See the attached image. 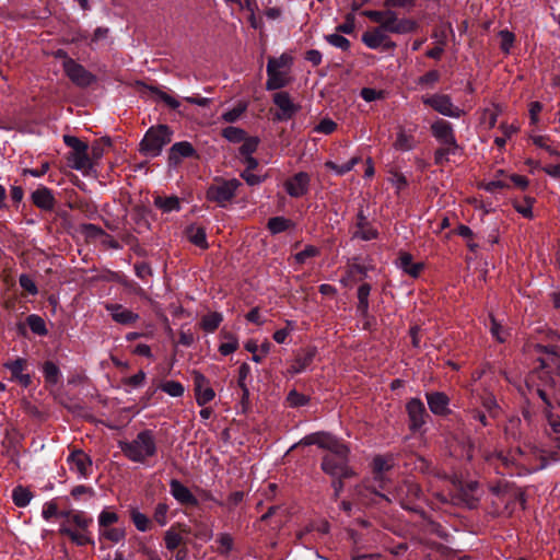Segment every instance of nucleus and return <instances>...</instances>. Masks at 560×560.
<instances>
[{
    "label": "nucleus",
    "mask_w": 560,
    "mask_h": 560,
    "mask_svg": "<svg viewBox=\"0 0 560 560\" xmlns=\"http://www.w3.org/2000/svg\"><path fill=\"white\" fill-rule=\"evenodd\" d=\"M560 459L558 452L532 448L524 452L521 448L504 455L502 452L486 456V460L494 466L498 474H521V470L527 472L542 469L549 462Z\"/></svg>",
    "instance_id": "f257e3e1"
},
{
    "label": "nucleus",
    "mask_w": 560,
    "mask_h": 560,
    "mask_svg": "<svg viewBox=\"0 0 560 560\" xmlns=\"http://www.w3.org/2000/svg\"><path fill=\"white\" fill-rule=\"evenodd\" d=\"M300 444H316L328 451L322 462V469L336 478H350L354 475L353 470L348 466L349 448L335 436L317 432L304 436Z\"/></svg>",
    "instance_id": "f03ea898"
},
{
    "label": "nucleus",
    "mask_w": 560,
    "mask_h": 560,
    "mask_svg": "<svg viewBox=\"0 0 560 560\" xmlns=\"http://www.w3.org/2000/svg\"><path fill=\"white\" fill-rule=\"evenodd\" d=\"M393 467V459L390 457L376 456L373 459V480L365 481L358 489V494L362 502L368 504L377 502V499H387L381 490L387 488L389 479L387 471Z\"/></svg>",
    "instance_id": "7ed1b4c3"
},
{
    "label": "nucleus",
    "mask_w": 560,
    "mask_h": 560,
    "mask_svg": "<svg viewBox=\"0 0 560 560\" xmlns=\"http://www.w3.org/2000/svg\"><path fill=\"white\" fill-rule=\"evenodd\" d=\"M122 454L132 463L147 464L158 454V442L152 430L140 431L135 439L120 441Z\"/></svg>",
    "instance_id": "20e7f679"
},
{
    "label": "nucleus",
    "mask_w": 560,
    "mask_h": 560,
    "mask_svg": "<svg viewBox=\"0 0 560 560\" xmlns=\"http://www.w3.org/2000/svg\"><path fill=\"white\" fill-rule=\"evenodd\" d=\"M363 14L377 23L387 33L408 34L416 30L417 23L411 19L399 18L396 12L387 10H369Z\"/></svg>",
    "instance_id": "39448f33"
},
{
    "label": "nucleus",
    "mask_w": 560,
    "mask_h": 560,
    "mask_svg": "<svg viewBox=\"0 0 560 560\" xmlns=\"http://www.w3.org/2000/svg\"><path fill=\"white\" fill-rule=\"evenodd\" d=\"M292 65V57L282 54L280 57H271L267 65L268 80L266 82L267 90H278L289 84V72Z\"/></svg>",
    "instance_id": "423d86ee"
},
{
    "label": "nucleus",
    "mask_w": 560,
    "mask_h": 560,
    "mask_svg": "<svg viewBox=\"0 0 560 560\" xmlns=\"http://www.w3.org/2000/svg\"><path fill=\"white\" fill-rule=\"evenodd\" d=\"M63 142L71 149L67 158L69 166L83 174H88L93 167L92 159L88 152V143L69 135L63 136Z\"/></svg>",
    "instance_id": "0eeeda50"
},
{
    "label": "nucleus",
    "mask_w": 560,
    "mask_h": 560,
    "mask_svg": "<svg viewBox=\"0 0 560 560\" xmlns=\"http://www.w3.org/2000/svg\"><path fill=\"white\" fill-rule=\"evenodd\" d=\"M171 142V132L166 126H159L150 128L142 142L141 150L150 156L160 154L162 148Z\"/></svg>",
    "instance_id": "6e6552de"
},
{
    "label": "nucleus",
    "mask_w": 560,
    "mask_h": 560,
    "mask_svg": "<svg viewBox=\"0 0 560 560\" xmlns=\"http://www.w3.org/2000/svg\"><path fill=\"white\" fill-rule=\"evenodd\" d=\"M421 101L424 105L430 106L432 109L446 117L460 118L465 115V110L456 106L447 94L435 93L423 95Z\"/></svg>",
    "instance_id": "1a4fd4ad"
},
{
    "label": "nucleus",
    "mask_w": 560,
    "mask_h": 560,
    "mask_svg": "<svg viewBox=\"0 0 560 560\" xmlns=\"http://www.w3.org/2000/svg\"><path fill=\"white\" fill-rule=\"evenodd\" d=\"M241 186L238 179H215L207 190V199L224 207L234 196Z\"/></svg>",
    "instance_id": "9d476101"
},
{
    "label": "nucleus",
    "mask_w": 560,
    "mask_h": 560,
    "mask_svg": "<svg viewBox=\"0 0 560 560\" xmlns=\"http://www.w3.org/2000/svg\"><path fill=\"white\" fill-rule=\"evenodd\" d=\"M3 368L11 374L10 380L19 383L23 387H28L32 384V376L27 372L28 361L24 358L9 359L3 364Z\"/></svg>",
    "instance_id": "9b49d317"
},
{
    "label": "nucleus",
    "mask_w": 560,
    "mask_h": 560,
    "mask_svg": "<svg viewBox=\"0 0 560 560\" xmlns=\"http://www.w3.org/2000/svg\"><path fill=\"white\" fill-rule=\"evenodd\" d=\"M431 132L442 145L447 147V151H457L458 144L451 122L438 119L431 125Z\"/></svg>",
    "instance_id": "f8f14e48"
},
{
    "label": "nucleus",
    "mask_w": 560,
    "mask_h": 560,
    "mask_svg": "<svg viewBox=\"0 0 560 560\" xmlns=\"http://www.w3.org/2000/svg\"><path fill=\"white\" fill-rule=\"evenodd\" d=\"M194 392L198 406H206L215 397L213 388L210 386L209 380L200 372L192 373Z\"/></svg>",
    "instance_id": "ddd939ff"
},
{
    "label": "nucleus",
    "mask_w": 560,
    "mask_h": 560,
    "mask_svg": "<svg viewBox=\"0 0 560 560\" xmlns=\"http://www.w3.org/2000/svg\"><path fill=\"white\" fill-rule=\"evenodd\" d=\"M63 69L69 79L79 86H89L95 80L91 72L73 59H67L63 62Z\"/></svg>",
    "instance_id": "4468645a"
},
{
    "label": "nucleus",
    "mask_w": 560,
    "mask_h": 560,
    "mask_svg": "<svg viewBox=\"0 0 560 560\" xmlns=\"http://www.w3.org/2000/svg\"><path fill=\"white\" fill-rule=\"evenodd\" d=\"M310 183L311 176L305 172H299L289 177L283 183V187L290 197L300 198L308 192Z\"/></svg>",
    "instance_id": "2eb2a0df"
},
{
    "label": "nucleus",
    "mask_w": 560,
    "mask_h": 560,
    "mask_svg": "<svg viewBox=\"0 0 560 560\" xmlns=\"http://www.w3.org/2000/svg\"><path fill=\"white\" fill-rule=\"evenodd\" d=\"M67 462L71 471L79 475L81 478H88L92 470V459L81 450H73Z\"/></svg>",
    "instance_id": "dca6fc26"
},
{
    "label": "nucleus",
    "mask_w": 560,
    "mask_h": 560,
    "mask_svg": "<svg viewBox=\"0 0 560 560\" xmlns=\"http://www.w3.org/2000/svg\"><path fill=\"white\" fill-rule=\"evenodd\" d=\"M273 103L279 108L276 114L278 120H289L300 109V106L294 104L287 92H278L273 95Z\"/></svg>",
    "instance_id": "f3484780"
},
{
    "label": "nucleus",
    "mask_w": 560,
    "mask_h": 560,
    "mask_svg": "<svg viewBox=\"0 0 560 560\" xmlns=\"http://www.w3.org/2000/svg\"><path fill=\"white\" fill-rule=\"evenodd\" d=\"M106 311L110 314L112 319L121 325H131L139 319V315L121 304L107 303Z\"/></svg>",
    "instance_id": "a211bd4d"
},
{
    "label": "nucleus",
    "mask_w": 560,
    "mask_h": 560,
    "mask_svg": "<svg viewBox=\"0 0 560 560\" xmlns=\"http://www.w3.org/2000/svg\"><path fill=\"white\" fill-rule=\"evenodd\" d=\"M170 492L173 495V498L182 505H187V506H197L198 505L197 498L191 493V491L186 486H184L177 479H172L170 481Z\"/></svg>",
    "instance_id": "6ab92c4d"
},
{
    "label": "nucleus",
    "mask_w": 560,
    "mask_h": 560,
    "mask_svg": "<svg viewBox=\"0 0 560 560\" xmlns=\"http://www.w3.org/2000/svg\"><path fill=\"white\" fill-rule=\"evenodd\" d=\"M406 408L410 420V428L412 430L420 429L427 416L423 402L418 398H412L408 401Z\"/></svg>",
    "instance_id": "aec40b11"
},
{
    "label": "nucleus",
    "mask_w": 560,
    "mask_h": 560,
    "mask_svg": "<svg viewBox=\"0 0 560 560\" xmlns=\"http://www.w3.org/2000/svg\"><path fill=\"white\" fill-rule=\"evenodd\" d=\"M31 199L37 208L44 211H51L56 203L52 191L45 186H39L34 190L31 195Z\"/></svg>",
    "instance_id": "412c9836"
},
{
    "label": "nucleus",
    "mask_w": 560,
    "mask_h": 560,
    "mask_svg": "<svg viewBox=\"0 0 560 560\" xmlns=\"http://www.w3.org/2000/svg\"><path fill=\"white\" fill-rule=\"evenodd\" d=\"M417 144L413 130H407L405 127H397L396 138L393 142V148L396 151L407 152L412 150Z\"/></svg>",
    "instance_id": "4be33fe9"
},
{
    "label": "nucleus",
    "mask_w": 560,
    "mask_h": 560,
    "mask_svg": "<svg viewBox=\"0 0 560 560\" xmlns=\"http://www.w3.org/2000/svg\"><path fill=\"white\" fill-rule=\"evenodd\" d=\"M425 398L431 412H433L434 415L444 416L450 412V398L444 393H427Z\"/></svg>",
    "instance_id": "5701e85b"
},
{
    "label": "nucleus",
    "mask_w": 560,
    "mask_h": 560,
    "mask_svg": "<svg viewBox=\"0 0 560 560\" xmlns=\"http://www.w3.org/2000/svg\"><path fill=\"white\" fill-rule=\"evenodd\" d=\"M61 535L68 536L71 541L78 546H85L93 544L92 538L89 535L88 528H73L69 524H61L59 528Z\"/></svg>",
    "instance_id": "b1692460"
},
{
    "label": "nucleus",
    "mask_w": 560,
    "mask_h": 560,
    "mask_svg": "<svg viewBox=\"0 0 560 560\" xmlns=\"http://www.w3.org/2000/svg\"><path fill=\"white\" fill-rule=\"evenodd\" d=\"M549 429L547 430L550 440L560 452V407L553 408L547 413Z\"/></svg>",
    "instance_id": "393cba45"
},
{
    "label": "nucleus",
    "mask_w": 560,
    "mask_h": 560,
    "mask_svg": "<svg viewBox=\"0 0 560 560\" xmlns=\"http://www.w3.org/2000/svg\"><path fill=\"white\" fill-rule=\"evenodd\" d=\"M60 517L63 518L61 524H69L73 528H89L92 518L86 516L82 511H62Z\"/></svg>",
    "instance_id": "a878e982"
},
{
    "label": "nucleus",
    "mask_w": 560,
    "mask_h": 560,
    "mask_svg": "<svg viewBox=\"0 0 560 560\" xmlns=\"http://www.w3.org/2000/svg\"><path fill=\"white\" fill-rule=\"evenodd\" d=\"M420 492L421 491H420V488L418 487V485H416L411 481H406L402 486H400L396 490L395 498L400 501V503L404 508L411 509V506H409V503L413 499L419 498Z\"/></svg>",
    "instance_id": "bb28decb"
},
{
    "label": "nucleus",
    "mask_w": 560,
    "mask_h": 560,
    "mask_svg": "<svg viewBox=\"0 0 560 560\" xmlns=\"http://www.w3.org/2000/svg\"><path fill=\"white\" fill-rule=\"evenodd\" d=\"M315 355H316V350L314 348L306 349L302 353L298 354V357L295 358V360L289 368L288 372L292 375L303 372L305 369H307L311 365Z\"/></svg>",
    "instance_id": "cd10ccee"
},
{
    "label": "nucleus",
    "mask_w": 560,
    "mask_h": 560,
    "mask_svg": "<svg viewBox=\"0 0 560 560\" xmlns=\"http://www.w3.org/2000/svg\"><path fill=\"white\" fill-rule=\"evenodd\" d=\"M397 264L404 272L412 278L419 277L424 267L422 262H413L412 255L406 252L399 254Z\"/></svg>",
    "instance_id": "c85d7f7f"
},
{
    "label": "nucleus",
    "mask_w": 560,
    "mask_h": 560,
    "mask_svg": "<svg viewBox=\"0 0 560 560\" xmlns=\"http://www.w3.org/2000/svg\"><path fill=\"white\" fill-rule=\"evenodd\" d=\"M386 39V32L381 26L366 31L362 35V42L371 49L381 47Z\"/></svg>",
    "instance_id": "c756f323"
},
{
    "label": "nucleus",
    "mask_w": 560,
    "mask_h": 560,
    "mask_svg": "<svg viewBox=\"0 0 560 560\" xmlns=\"http://www.w3.org/2000/svg\"><path fill=\"white\" fill-rule=\"evenodd\" d=\"M177 527L180 525H173L164 534L165 548L170 551L176 550L184 542L182 533H186V529L178 530Z\"/></svg>",
    "instance_id": "7c9ffc66"
},
{
    "label": "nucleus",
    "mask_w": 560,
    "mask_h": 560,
    "mask_svg": "<svg viewBox=\"0 0 560 560\" xmlns=\"http://www.w3.org/2000/svg\"><path fill=\"white\" fill-rule=\"evenodd\" d=\"M194 153L195 150L189 142H177L171 148L170 160L174 163H178L180 159L191 156Z\"/></svg>",
    "instance_id": "2f4dec72"
},
{
    "label": "nucleus",
    "mask_w": 560,
    "mask_h": 560,
    "mask_svg": "<svg viewBox=\"0 0 560 560\" xmlns=\"http://www.w3.org/2000/svg\"><path fill=\"white\" fill-rule=\"evenodd\" d=\"M354 235L364 241H371V240L376 238L377 231L365 221V218L362 214H359L358 223H357V231H355Z\"/></svg>",
    "instance_id": "473e14b6"
},
{
    "label": "nucleus",
    "mask_w": 560,
    "mask_h": 560,
    "mask_svg": "<svg viewBox=\"0 0 560 560\" xmlns=\"http://www.w3.org/2000/svg\"><path fill=\"white\" fill-rule=\"evenodd\" d=\"M533 143L539 149L546 151L550 155H560L558 144L550 140L547 136L535 135L530 137Z\"/></svg>",
    "instance_id": "72a5a7b5"
},
{
    "label": "nucleus",
    "mask_w": 560,
    "mask_h": 560,
    "mask_svg": "<svg viewBox=\"0 0 560 560\" xmlns=\"http://www.w3.org/2000/svg\"><path fill=\"white\" fill-rule=\"evenodd\" d=\"M549 360L550 363H547L546 360H541V370L538 372L539 378H544L549 373L547 369L560 370V355L556 347H551Z\"/></svg>",
    "instance_id": "f704fd0d"
},
{
    "label": "nucleus",
    "mask_w": 560,
    "mask_h": 560,
    "mask_svg": "<svg viewBox=\"0 0 560 560\" xmlns=\"http://www.w3.org/2000/svg\"><path fill=\"white\" fill-rule=\"evenodd\" d=\"M371 293V285L363 283L358 288V311L365 315L369 311V296Z\"/></svg>",
    "instance_id": "c9c22d12"
},
{
    "label": "nucleus",
    "mask_w": 560,
    "mask_h": 560,
    "mask_svg": "<svg viewBox=\"0 0 560 560\" xmlns=\"http://www.w3.org/2000/svg\"><path fill=\"white\" fill-rule=\"evenodd\" d=\"M500 109L495 105L492 108H485L480 116V124L487 129H492L497 124Z\"/></svg>",
    "instance_id": "e433bc0d"
},
{
    "label": "nucleus",
    "mask_w": 560,
    "mask_h": 560,
    "mask_svg": "<svg viewBox=\"0 0 560 560\" xmlns=\"http://www.w3.org/2000/svg\"><path fill=\"white\" fill-rule=\"evenodd\" d=\"M188 238L189 241L200 248H207V236L206 232L202 228L191 226L188 229Z\"/></svg>",
    "instance_id": "4c0bfd02"
},
{
    "label": "nucleus",
    "mask_w": 560,
    "mask_h": 560,
    "mask_svg": "<svg viewBox=\"0 0 560 560\" xmlns=\"http://www.w3.org/2000/svg\"><path fill=\"white\" fill-rule=\"evenodd\" d=\"M12 499L16 506L24 508L31 502L32 493L28 489L19 486L13 489Z\"/></svg>",
    "instance_id": "58836bf2"
},
{
    "label": "nucleus",
    "mask_w": 560,
    "mask_h": 560,
    "mask_svg": "<svg viewBox=\"0 0 560 560\" xmlns=\"http://www.w3.org/2000/svg\"><path fill=\"white\" fill-rule=\"evenodd\" d=\"M26 323H27L30 329L34 334H36L38 336L47 335L48 331L46 328L45 320L39 315H36V314L28 315L26 318Z\"/></svg>",
    "instance_id": "ea45409f"
},
{
    "label": "nucleus",
    "mask_w": 560,
    "mask_h": 560,
    "mask_svg": "<svg viewBox=\"0 0 560 560\" xmlns=\"http://www.w3.org/2000/svg\"><path fill=\"white\" fill-rule=\"evenodd\" d=\"M223 338L224 340L219 347V351L222 355H229L238 349V340L234 335L225 334Z\"/></svg>",
    "instance_id": "a19ab883"
},
{
    "label": "nucleus",
    "mask_w": 560,
    "mask_h": 560,
    "mask_svg": "<svg viewBox=\"0 0 560 560\" xmlns=\"http://www.w3.org/2000/svg\"><path fill=\"white\" fill-rule=\"evenodd\" d=\"M222 315L219 313H209L201 319V327L208 332L214 331L222 322Z\"/></svg>",
    "instance_id": "79ce46f5"
},
{
    "label": "nucleus",
    "mask_w": 560,
    "mask_h": 560,
    "mask_svg": "<svg viewBox=\"0 0 560 560\" xmlns=\"http://www.w3.org/2000/svg\"><path fill=\"white\" fill-rule=\"evenodd\" d=\"M533 205L534 199L532 197H525L522 200L514 201L515 210L526 219L533 218Z\"/></svg>",
    "instance_id": "37998d69"
},
{
    "label": "nucleus",
    "mask_w": 560,
    "mask_h": 560,
    "mask_svg": "<svg viewBox=\"0 0 560 560\" xmlns=\"http://www.w3.org/2000/svg\"><path fill=\"white\" fill-rule=\"evenodd\" d=\"M155 206L165 212H171L179 209V199L177 197H156Z\"/></svg>",
    "instance_id": "c03bdc74"
},
{
    "label": "nucleus",
    "mask_w": 560,
    "mask_h": 560,
    "mask_svg": "<svg viewBox=\"0 0 560 560\" xmlns=\"http://www.w3.org/2000/svg\"><path fill=\"white\" fill-rule=\"evenodd\" d=\"M43 373H44L45 381L47 383H49L51 385H55L58 383L59 376H60V371L54 362H50V361L45 362V364L43 366Z\"/></svg>",
    "instance_id": "a18cd8bd"
},
{
    "label": "nucleus",
    "mask_w": 560,
    "mask_h": 560,
    "mask_svg": "<svg viewBox=\"0 0 560 560\" xmlns=\"http://www.w3.org/2000/svg\"><path fill=\"white\" fill-rule=\"evenodd\" d=\"M131 520L136 528L140 532H148L151 528L150 518L137 510L131 511Z\"/></svg>",
    "instance_id": "49530a36"
},
{
    "label": "nucleus",
    "mask_w": 560,
    "mask_h": 560,
    "mask_svg": "<svg viewBox=\"0 0 560 560\" xmlns=\"http://www.w3.org/2000/svg\"><path fill=\"white\" fill-rule=\"evenodd\" d=\"M217 544V551L221 555H228L233 549L234 540L230 534L222 533L218 536Z\"/></svg>",
    "instance_id": "de8ad7c7"
},
{
    "label": "nucleus",
    "mask_w": 560,
    "mask_h": 560,
    "mask_svg": "<svg viewBox=\"0 0 560 560\" xmlns=\"http://www.w3.org/2000/svg\"><path fill=\"white\" fill-rule=\"evenodd\" d=\"M161 389L172 397H180L184 395L185 388L177 381H166L161 385Z\"/></svg>",
    "instance_id": "09e8293b"
},
{
    "label": "nucleus",
    "mask_w": 560,
    "mask_h": 560,
    "mask_svg": "<svg viewBox=\"0 0 560 560\" xmlns=\"http://www.w3.org/2000/svg\"><path fill=\"white\" fill-rule=\"evenodd\" d=\"M118 520L119 516L116 512L109 509H104L98 515V526L100 528L109 527L117 523Z\"/></svg>",
    "instance_id": "8fccbe9b"
},
{
    "label": "nucleus",
    "mask_w": 560,
    "mask_h": 560,
    "mask_svg": "<svg viewBox=\"0 0 560 560\" xmlns=\"http://www.w3.org/2000/svg\"><path fill=\"white\" fill-rule=\"evenodd\" d=\"M247 104L246 103H238L234 108L225 112L222 114V120L225 122H234L246 112Z\"/></svg>",
    "instance_id": "3c124183"
},
{
    "label": "nucleus",
    "mask_w": 560,
    "mask_h": 560,
    "mask_svg": "<svg viewBox=\"0 0 560 560\" xmlns=\"http://www.w3.org/2000/svg\"><path fill=\"white\" fill-rule=\"evenodd\" d=\"M358 162H359V158L354 156L350 161H348L347 163H345L342 165H338L331 161L326 162L325 165L329 170H332L334 172H336V174L343 175V174L350 172Z\"/></svg>",
    "instance_id": "603ef678"
},
{
    "label": "nucleus",
    "mask_w": 560,
    "mask_h": 560,
    "mask_svg": "<svg viewBox=\"0 0 560 560\" xmlns=\"http://www.w3.org/2000/svg\"><path fill=\"white\" fill-rule=\"evenodd\" d=\"M168 505L164 502H160L156 504L153 513V520L160 525L165 526L168 522Z\"/></svg>",
    "instance_id": "864d4df0"
},
{
    "label": "nucleus",
    "mask_w": 560,
    "mask_h": 560,
    "mask_svg": "<svg viewBox=\"0 0 560 560\" xmlns=\"http://www.w3.org/2000/svg\"><path fill=\"white\" fill-rule=\"evenodd\" d=\"M101 535L113 542H118L125 538V532L117 527H104L100 528Z\"/></svg>",
    "instance_id": "5fc2aeb1"
},
{
    "label": "nucleus",
    "mask_w": 560,
    "mask_h": 560,
    "mask_svg": "<svg viewBox=\"0 0 560 560\" xmlns=\"http://www.w3.org/2000/svg\"><path fill=\"white\" fill-rule=\"evenodd\" d=\"M482 187L489 192H495L499 189L510 188V183L506 180V175L501 172V177L483 184Z\"/></svg>",
    "instance_id": "6e6d98bb"
},
{
    "label": "nucleus",
    "mask_w": 560,
    "mask_h": 560,
    "mask_svg": "<svg viewBox=\"0 0 560 560\" xmlns=\"http://www.w3.org/2000/svg\"><path fill=\"white\" fill-rule=\"evenodd\" d=\"M222 136L231 142H242L245 139V131L237 127H228L222 131Z\"/></svg>",
    "instance_id": "4d7b16f0"
},
{
    "label": "nucleus",
    "mask_w": 560,
    "mask_h": 560,
    "mask_svg": "<svg viewBox=\"0 0 560 560\" xmlns=\"http://www.w3.org/2000/svg\"><path fill=\"white\" fill-rule=\"evenodd\" d=\"M259 140L256 137H249L243 140V144L240 148V153L243 158L250 156L258 147Z\"/></svg>",
    "instance_id": "13d9d810"
},
{
    "label": "nucleus",
    "mask_w": 560,
    "mask_h": 560,
    "mask_svg": "<svg viewBox=\"0 0 560 560\" xmlns=\"http://www.w3.org/2000/svg\"><path fill=\"white\" fill-rule=\"evenodd\" d=\"M290 226V221L282 218V217H276L271 218L268 221V229L271 231V233L277 234L280 232L285 231Z\"/></svg>",
    "instance_id": "bf43d9fd"
},
{
    "label": "nucleus",
    "mask_w": 560,
    "mask_h": 560,
    "mask_svg": "<svg viewBox=\"0 0 560 560\" xmlns=\"http://www.w3.org/2000/svg\"><path fill=\"white\" fill-rule=\"evenodd\" d=\"M287 327L282 329H278L273 332V340L277 343H284L289 335L294 330L295 324L292 320L285 322Z\"/></svg>",
    "instance_id": "052dcab7"
},
{
    "label": "nucleus",
    "mask_w": 560,
    "mask_h": 560,
    "mask_svg": "<svg viewBox=\"0 0 560 560\" xmlns=\"http://www.w3.org/2000/svg\"><path fill=\"white\" fill-rule=\"evenodd\" d=\"M388 180L398 192L405 189L408 185L406 177L401 173L394 170L389 171Z\"/></svg>",
    "instance_id": "680f3d73"
},
{
    "label": "nucleus",
    "mask_w": 560,
    "mask_h": 560,
    "mask_svg": "<svg viewBox=\"0 0 560 560\" xmlns=\"http://www.w3.org/2000/svg\"><path fill=\"white\" fill-rule=\"evenodd\" d=\"M499 36L501 38V43H500V47L501 49L505 52V54H509L513 44H514V40H515V36L513 33H511L510 31L508 30H503L499 33Z\"/></svg>",
    "instance_id": "e2e57ef3"
},
{
    "label": "nucleus",
    "mask_w": 560,
    "mask_h": 560,
    "mask_svg": "<svg viewBox=\"0 0 560 560\" xmlns=\"http://www.w3.org/2000/svg\"><path fill=\"white\" fill-rule=\"evenodd\" d=\"M439 80H440L439 71L431 70L418 79V84H420L422 86L432 88L439 82Z\"/></svg>",
    "instance_id": "0e129e2a"
},
{
    "label": "nucleus",
    "mask_w": 560,
    "mask_h": 560,
    "mask_svg": "<svg viewBox=\"0 0 560 560\" xmlns=\"http://www.w3.org/2000/svg\"><path fill=\"white\" fill-rule=\"evenodd\" d=\"M326 40L337 47V48H340L342 50H348L349 47H350V42L349 39H347L345 36L340 35V34H330V35H327L326 36Z\"/></svg>",
    "instance_id": "69168bd1"
},
{
    "label": "nucleus",
    "mask_w": 560,
    "mask_h": 560,
    "mask_svg": "<svg viewBox=\"0 0 560 560\" xmlns=\"http://www.w3.org/2000/svg\"><path fill=\"white\" fill-rule=\"evenodd\" d=\"M110 142L109 140L101 139L95 141L91 147V155L92 161L93 160H100L105 151V147H109Z\"/></svg>",
    "instance_id": "338daca9"
},
{
    "label": "nucleus",
    "mask_w": 560,
    "mask_h": 560,
    "mask_svg": "<svg viewBox=\"0 0 560 560\" xmlns=\"http://www.w3.org/2000/svg\"><path fill=\"white\" fill-rule=\"evenodd\" d=\"M481 405L491 417L497 416L498 404L495 398L491 394H486L483 397H481Z\"/></svg>",
    "instance_id": "774afa93"
}]
</instances>
